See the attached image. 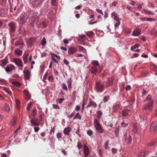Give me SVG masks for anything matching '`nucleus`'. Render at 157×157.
<instances>
[{
    "mask_svg": "<svg viewBox=\"0 0 157 157\" xmlns=\"http://www.w3.org/2000/svg\"><path fill=\"white\" fill-rule=\"evenodd\" d=\"M96 86L99 92L101 93L104 90L105 86L103 82L97 81L96 82Z\"/></svg>",
    "mask_w": 157,
    "mask_h": 157,
    "instance_id": "4",
    "label": "nucleus"
},
{
    "mask_svg": "<svg viewBox=\"0 0 157 157\" xmlns=\"http://www.w3.org/2000/svg\"><path fill=\"white\" fill-rule=\"evenodd\" d=\"M139 45L138 44H136L133 46H132L131 47V51H133L136 48H137L139 47Z\"/></svg>",
    "mask_w": 157,
    "mask_h": 157,
    "instance_id": "35",
    "label": "nucleus"
},
{
    "mask_svg": "<svg viewBox=\"0 0 157 157\" xmlns=\"http://www.w3.org/2000/svg\"><path fill=\"white\" fill-rule=\"evenodd\" d=\"M139 56V54L137 53H136L135 54H133L132 55V56L130 57L132 58H133L134 57H137Z\"/></svg>",
    "mask_w": 157,
    "mask_h": 157,
    "instance_id": "64",
    "label": "nucleus"
},
{
    "mask_svg": "<svg viewBox=\"0 0 157 157\" xmlns=\"http://www.w3.org/2000/svg\"><path fill=\"white\" fill-rule=\"evenodd\" d=\"M77 49L76 48L74 47H71L69 48L68 50V53L69 54H72L76 52Z\"/></svg>",
    "mask_w": 157,
    "mask_h": 157,
    "instance_id": "16",
    "label": "nucleus"
},
{
    "mask_svg": "<svg viewBox=\"0 0 157 157\" xmlns=\"http://www.w3.org/2000/svg\"><path fill=\"white\" fill-rule=\"evenodd\" d=\"M2 64L3 65H5L8 63V60L6 59H5L1 60Z\"/></svg>",
    "mask_w": 157,
    "mask_h": 157,
    "instance_id": "37",
    "label": "nucleus"
},
{
    "mask_svg": "<svg viewBox=\"0 0 157 157\" xmlns=\"http://www.w3.org/2000/svg\"><path fill=\"white\" fill-rule=\"evenodd\" d=\"M90 71L91 73L94 75H96L98 72V68L97 67L92 66L90 69Z\"/></svg>",
    "mask_w": 157,
    "mask_h": 157,
    "instance_id": "11",
    "label": "nucleus"
},
{
    "mask_svg": "<svg viewBox=\"0 0 157 157\" xmlns=\"http://www.w3.org/2000/svg\"><path fill=\"white\" fill-rule=\"evenodd\" d=\"M21 24H23L25 21L26 19L25 18V13H23L20 17L18 18Z\"/></svg>",
    "mask_w": 157,
    "mask_h": 157,
    "instance_id": "13",
    "label": "nucleus"
},
{
    "mask_svg": "<svg viewBox=\"0 0 157 157\" xmlns=\"http://www.w3.org/2000/svg\"><path fill=\"white\" fill-rule=\"evenodd\" d=\"M62 136L61 133L60 132H58L57 134L56 135V137L58 139H59Z\"/></svg>",
    "mask_w": 157,
    "mask_h": 157,
    "instance_id": "57",
    "label": "nucleus"
},
{
    "mask_svg": "<svg viewBox=\"0 0 157 157\" xmlns=\"http://www.w3.org/2000/svg\"><path fill=\"white\" fill-rule=\"evenodd\" d=\"M13 61L18 66H22L23 64L22 60L20 59L14 58Z\"/></svg>",
    "mask_w": 157,
    "mask_h": 157,
    "instance_id": "9",
    "label": "nucleus"
},
{
    "mask_svg": "<svg viewBox=\"0 0 157 157\" xmlns=\"http://www.w3.org/2000/svg\"><path fill=\"white\" fill-rule=\"evenodd\" d=\"M4 109L7 112H9L10 110V107L9 105L7 104H5L4 106Z\"/></svg>",
    "mask_w": 157,
    "mask_h": 157,
    "instance_id": "36",
    "label": "nucleus"
},
{
    "mask_svg": "<svg viewBox=\"0 0 157 157\" xmlns=\"http://www.w3.org/2000/svg\"><path fill=\"white\" fill-rule=\"evenodd\" d=\"M79 50L80 51H81L82 52H83L84 50L86 51V50L84 49V48L82 46H79Z\"/></svg>",
    "mask_w": 157,
    "mask_h": 157,
    "instance_id": "55",
    "label": "nucleus"
},
{
    "mask_svg": "<svg viewBox=\"0 0 157 157\" xmlns=\"http://www.w3.org/2000/svg\"><path fill=\"white\" fill-rule=\"evenodd\" d=\"M12 84L13 85L17 87H20L21 85V83L17 81H14L13 82Z\"/></svg>",
    "mask_w": 157,
    "mask_h": 157,
    "instance_id": "32",
    "label": "nucleus"
},
{
    "mask_svg": "<svg viewBox=\"0 0 157 157\" xmlns=\"http://www.w3.org/2000/svg\"><path fill=\"white\" fill-rule=\"evenodd\" d=\"M6 0H0V3L2 5H4L6 4Z\"/></svg>",
    "mask_w": 157,
    "mask_h": 157,
    "instance_id": "48",
    "label": "nucleus"
},
{
    "mask_svg": "<svg viewBox=\"0 0 157 157\" xmlns=\"http://www.w3.org/2000/svg\"><path fill=\"white\" fill-rule=\"evenodd\" d=\"M78 118L80 120L81 119V116L79 113H77L75 114L73 118V119H75Z\"/></svg>",
    "mask_w": 157,
    "mask_h": 157,
    "instance_id": "29",
    "label": "nucleus"
},
{
    "mask_svg": "<svg viewBox=\"0 0 157 157\" xmlns=\"http://www.w3.org/2000/svg\"><path fill=\"white\" fill-rule=\"evenodd\" d=\"M30 122L34 126H39L40 124V123L38 121V119L37 118H33L31 120Z\"/></svg>",
    "mask_w": 157,
    "mask_h": 157,
    "instance_id": "10",
    "label": "nucleus"
},
{
    "mask_svg": "<svg viewBox=\"0 0 157 157\" xmlns=\"http://www.w3.org/2000/svg\"><path fill=\"white\" fill-rule=\"evenodd\" d=\"M62 89L63 90L66 91H67V86L65 83H63L62 84Z\"/></svg>",
    "mask_w": 157,
    "mask_h": 157,
    "instance_id": "43",
    "label": "nucleus"
},
{
    "mask_svg": "<svg viewBox=\"0 0 157 157\" xmlns=\"http://www.w3.org/2000/svg\"><path fill=\"white\" fill-rule=\"evenodd\" d=\"M97 113L98 115L97 117L98 118H100L102 114V112L100 111H98Z\"/></svg>",
    "mask_w": 157,
    "mask_h": 157,
    "instance_id": "42",
    "label": "nucleus"
},
{
    "mask_svg": "<svg viewBox=\"0 0 157 157\" xmlns=\"http://www.w3.org/2000/svg\"><path fill=\"white\" fill-rule=\"evenodd\" d=\"M41 44L42 45H45L46 44V38L44 37L43 38L42 40V41H41Z\"/></svg>",
    "mask_w": 157,
    "mask_h": 157,
    "instance_id": "39",
    "label": "nucleus"
},
{
    "mask_svg": "<svg viewBox=\"0 0 157 157\" xmlns=\"http://www.w3.org/2000/svg\"><path fill=\"white\" fill-rule=\"evenodd\" d=\"M86 34L89 37H91L93 36L94 33L93 31H89L87 32L86 33Z\"/></svg>",
    "mask_w": 157,
    "mask_h": 157,
    "instance_id": "34",
    "label": "nucleus"
},
{
    "mask_svg": "<svg viewBox=\"0 0 157 157\" xmlns=\"http://www.w3.org/2000/svg\"><path fill=\"white\" fill-rule=\"evenodd\" d=\"M3 89L6 93H8L10 95H11L12 94V93L10 91V89L6 87H3Z\"/></svg>",
    "mask_w": 157,
    "mask_h": 157,
    "instance_id": "27",
    "label": "nucleus"
},
{
    "mask_svg": "<svg viewBox=\"0 0 157 157\" xmlns=\"http://www.w3.org/2000/svg\"><path fill=\"white\" fill-rule=\"evenodd\" d=\"M8 26L10 33H14L16 30V23L13 22H11L8 24Z\"/></svg>",
    "mask_w": 157,
    "mask_h": 157,
    "instance_id": "5",
    "label": "nucleus"
},
{
    "mask_svg": "<svg viewBox=\"0 0 157 157\" xmlns=\"http://www.w3.org/2000/svg\"><path fill=\"white\" fill-rule=\"evenodd\" d=\"M15 53L19 56H21V55L22 53V51L20 50L19 49L17 48L16 49L15 51Z\"/></svg>",
    "mask_w": 157,
    "mask_h": 157,
    "instance_id": "31",
    "label": "nucleus"
},
{
    "mask_svg": "<svg viewBox=\"0 0 157 157\" xmlns=\"http://www.w3.org/2000/svg\"><path fill=\"white\" fill-rule=\"evenodd\" d=\"M119 128H118L116 129L115 131V134L116 137H118L119 136Z\"/></svg>",
    "mask_w": 157,
    "mask_h": 157,
    "instance_id": "38",
    "label": "nucleus"
},
{
    "mask_svg": "<svg viewBox=\"0 0 157 157\" xmlns=\"http://www.w3.org/2000/svg\"><path fill=\"white\" fill-rule=\"evenodd\" d=\"M55 127H53L52 128L50 132V134H52V133H53V134L55 132Z\"/></svg>",
    "mask_w": 157,
    "mask_h": 157,
    "instance_id": "62",
    "label": "nucleus"
},
{
    "mask_svg": "<svg viewBox=\"0 0 157 157\" xmlns=\"http://www.w3.org/2000/svg\"><path fill=\"white\" fill-rule=\"evenodd\" d=\"M92 64H93V66H95V67H98L99 68V64L98 61L94 60L92 62Z\"/></svg>",
    "mask_w": 157,
    "mask_h": 157,
    "instance_id": "25",
    "label": "nucleus"
},
{
    "mask_svg": "<svg viewBox=\"0 0 157 157\" xmlns=\"http://www.w3.org/2000/svg\"><path fill=\"white\" fill-rule=\"evenodd\" d=\"M28 56V55L27 54H24L22 56L23 59L25 64H26L27 62V58Z\"/></svg>",
    "mask_w": 157,
    "mask_h": 157,
    "instance_id": "26",
    "label": "nucleus"
},
{
    "mask_svg": "<svg viewBox=\"0 0 157 157\" xmlns=\"http://www.w3.org/2000/svg\"><path fill=\"white\" fill-rule=\"evenodd\" d=\"M77 147L79 150L82 147V143L80 141H78V143Z\"/></svg>",
    "mask_w": 157,
    "mask_h": 157,
    "instance_id": "33",
    "label": "nucleus"
},
{
    "mask_svg": "<svg viewBox=\"0 0 157 157\" xmlns=\"http://www.w3.org/2000/svg\"><path fill=\"white\" fill-rule=\"evenodd\" d=\"M116 21L117 22L115 24V28H117V27L118 26L120 25V22L119 21V20L118 21Z\"/></svg>",
    "mask_w": 157,
    "mask_h": 157,
    "instance_id": "56",
    "label": "nucleus"
},
{
    "mask_svg": "<svg viewBox=\"0 0 157 157\" xmlns=\"http://www.w3.org/2000/svg\"><path fill=\"white\" fill-rule=\"evenodd\" d=\"M109 143V140L106 141L105 143V148L106 149H107L109 148L108 144Z\"/></svg>",
    "mask_w": 157,
    "mask_h": 157,
    "instance_id": "46",
    "label": "nucleus"
},
{
    "mask_svg": "<svg viewBox=\"0 0 157 157\" xmlns=\"http://www.w3.org/2000/svg\"><path fill=\"white\" fill-rule=\"evenodd\" d=\"M155 19L154 18H146V21H154Z\"/></svg>",
    "mask_w": 157,
    "mask_h": 157,
    "instance_id": "50",
    "label": "nucleus"
},
{
    "mask_svg": "<svg viewBox=\"0 0 157 157\" xmlns=\"http://www.w3.org/2000/svg\"><path fill=\"white\" fill-rule=\"evenodd\" d=\"M112 151L113 153L115 154L117 153V149L112 148Z\"/></svg>",
    "mask_w": 157,
    "mask_h": 157,
    "instance_id": "58",
    "label": "nucleus"
},
{
    "mask_svg": "<svg viewBox=\"0 0 157 157\" xmlns=\"http://www.w3.org/2000/svg\"><path fill=\"white\" fill-rule=\"evenodd\" d=\"M140 38L144 41H145L146 40L145 37L144 36H142Z\"/></svg>",
    "mask_w": 157,
    "mask_h": 157,
    "instance_id": "59",
    "label": "nucleus"
},
{
    "mask_svg": "<svg viewBox=\"0 0 157 157\" xmlns=\"http://www.w3.org/2000/svg\"><path fill=\"white\" fill-rule=\"evenodd\" d=\"M52 5L53 6H56L57 5L56 0H52Z\"/></svg>",
    "mask_w": 157,
    "mask_h": 157,
    "instance_id": "47",
    "label": "nucleus"
},
{
    "mask_svg": "<svg viewBox=\"0 0 157 157\" xmlns=\"http://www.w3.org/2000/svg\"><path fill=\"white\" fill-rule=\"evenodd\" d=\"M32 105V102H30L27 105V110L28 111H29L30 110V108H31V105Z\"/></svg>",
    "mask_w": 157,
    "mask_h": 157,
    "instance_id": "44",
    "label": "nucleus"
},
{
    "mask_svg": "<svg viewBox=\"0 0 157 157\" xmlns=\"http://www.w3.org/2000/svg\"><path fill=\"white\" fill-rule=\"evenodd\" d=\"M72 82V80L71 78H68L67 83L68 88L69 89H71V88Z\"/></svg>",
    "mask_w": 157,
    "mask_h": 157,
    "instance_id": "22",
    "label": "nucleus"
},
{
    "mask_svg": "<svg viewBox=\"0 0 157 157\" xmlns=\"http://www.w3.org/2000/svg\"><path fill=\"white\" fill-rule=\"evenodd\" d=\"M40 24L42 28H45L47 26V23L45 21L40 22Z\"/></svg>",
    "mask_w": 157,
    "mask_h": 157,
    "instance_id": "28",
    "label": "nucleus"
},
{
    "mask_svg": "<svg viewBox=\"0 0 157 157\" xmlns=\"http://www.w3.org/2000/svg\"><path fill=\"white\" fill-rule=\"evenodd\" d=\"M104 83H105L106 85V87L107 88L109 86H111L113 83V80L111 78H107V81L104 82Z\"/></svg>",
    "mask_w": 157,
    "mask_h": 157,
    "instance_id": "8",
    "label": "nucleus"
},
{
    "mask_svg": "<svg viewBox=\"0 0 157 157\" xmlns=\"http://www.w3.org/2000/svg\"><path fill=\"white\" fill-rule=\"evenodd\" d=\"M151 101H152L153 103V101L151 98V94H149L147 95L145 99L143 101V102H144L146 101L147 102H151Z\"/></svg>",
    "mask_w": 157,
    "mask_h": 157,
    "instance_id": "20",
    "label": "nucleus"
},
{
    "mask_svg": "<svg viewBox=\"0 0 157 157\" xmlns=\"http://www.w3.org/2000/svg\"><path fill=\"white\" fill-rule=\"evenodd\" d=\"M85 100H84V99H83V101H82V108H81V109L82 110V112H83L84 110V108L85 107Z\"/></svg>",
    "mask_w": 157,
    "mask_h": 157,
    "instance_id": "51",
    "label": "nucleus"
},
{
    "mask_svg": "<svg viewBox=\"0 0 157 157\" xmlns=\"http://www.w3.org/2000/svg\"><path fill=\"white\" fill-rule=\"evenodd\" d=\"M94 126L96 130L99 133H103V130L101 124L97 119H94Z\"/></svg>",
    "mask_w": 157,
    "mask_h": 157,
    "instance_id": "2",
    "label": "nucleus"
},
{
    "mask_svg": "<svg viewBox=\"0 0 157 157\" xmlns=\"http://www.w3.org/2000/svg\"><path fill=\"white\" fill-rule=\"evenodd\" d=\"M71 130V128L70 127H68L64 128L63 130V133L65 135H68L69 134V132Z\"/></svg>",
    "mask_w": 157,
    "mask_h": 157,
    "instance_id": "21",
    "label": "nucleus"
},
{
    "mask_svg": "<svg viewBox=\"0 0 157 157\" xmlns=\"http://www.w3.org/2000/svg\"><path fill=\"white\" fill-rule=\"evenodd\" d=\"M111 17L114 20L116 21H118L119 20V18L117 16V14L115 12H113L111 14Z\"/></svg>",
    "mask_w": 157,
    "mask_h": 157,
    "instance_id": "19",
    "label": "nucleus"
},
{
    "mask_svg": "<svg viewBox=\"0 0 157 157\" xmlns=\"http://www.w3.org/2000/svg\"><path fill=\"white\" fill-rule=\"evenodd\" d=\"M151 67L153 69V71L157 72V66L154 65H151Z\"/></svg>",
    "mask_w": 157,
    "mask_h": 157,
    "instance_id": "45",
    "label": "nucleus"
},
{
    "mask_svg": "<svg viewBox=\"0 0 157 157\" xmlns=\"http://www.w3.org/2000/svg\"><path fill=\"white\" fill-rule=\"evenodd\" d=\"M97 105L95 102L91 100L87 105L86 108L88 109L89 107L92 106L95 108L97 106Z\"/></svg>",
    "mask_w": 157,
    "mask_h": 157,
    "instance_id": "14",
    "label": "nucleus"
},
{
    "mask_svg": "<svg viewBox=\"0 0 157 157\" xmlns=\"http://www.w3.org/2000/svg\"><path fill=\"white\" fill-rule=\"evenodd\" d=\"M24 76L26 79L28 80L30 78V73L29 71L25 70L24 71Z\"/></svg>",
    "mask_w": 157,
    "mask_h": 157,
    "instance_id": "18",
    "label": "nucleus"
},
{
    "mask_svg": "<svg viewBox=\"0 0 157 157\" xmlns=\"http://www.w3.org/2000/svg\"><path fill=\"white\" fill-rule=\"evenodd\" d=\"M24 93L25 96V98L26 100H29L30 99L31 95L29 91L27 90H25L24 91Z\"/></svg>",
    "mask_w": 157,
    "mask_h": 157,
    "instance_id": "15",
    "label": "nucleus"
},
{
    "mask_svg": "<svg viewBox=\"0 0 157 157\" xmlns=\"http://www.w3.org/2000/svg\"><path fill=\"white\" fill-rule=\"evenodd\" d=\"M153 103L152 101H151V102H147L144 104L143 108V112L148 114L153 109Z\"/></svg>",
    "mask_w": 157,
    "mask_h": 157,
    "instance_id": "1",
    "label": "nucleus"
},
{
    "mask_svg": "<svg viewBox=\"0 0 157 157\" xmlns=\"http://www.w3.org/2000/svg\"><path fill=\"white\" fill-rule=\"evenodd\" d=\"M150 132L152 134L157 133V121H154L152 123L150 127Z\"/></svg>",
    "mask_w": 157,
    "mask_h": 157,
    "instance_id": "3",
    "label": "nucleus"
},
{
    "mask_svg": "<svg viewBox=\"0 0 157 157\" xmlns=\"http://www.w3.org/2000/svg\"><path fill=\"white\" fill-rule=\"evenodd\" d=\"M141 32V30L140 29L135 28L132 33V35L134 36H138L140 34Z\"/></svg>",
    "mask_w": 157,
    "mask_h": 157,
    "instance_id": "12",
    "label": "nucleus"
},
{
    "mask_svg": "<svg viewBox=\"0 0 157 157\" xmlns=\"http://www.w3.org/2000/svg\"><path fill=\"white\" fill-rule=\"evenodd\" d=\"M83 150L84 154H89V149L86 144L84 145Z\"/></svg>",
    "mask_w": 157,
    "mask_h": 157,
    "instance_id": "24",
    "label": "nucleus"
},
{
    "mask_svg": "<svg viewBox=\"0 0 157 157\" xmlns=\"http://www.w3.org/2000/svg\"><path fill=\"white\" fill-rule=\"evenodd\" d=\"M5 13L4 10L3 8L0 7V15L1 16H2V15L4 14Z\"/></svg>",
    "mask_w": 157,
    "mask_h": 157,
    "instance_id": "41",
    "label": "nucleus"
},
{
    "mask_svg": "<svg viewBox=\"0 0 157 157\" xmlns=\"http://www.w3.org/2000/svg\"><path fill=\"white\" fill-rule=\"evenodd\" d=\"M17 118L16 116L13 117V119L12 121V124L13 126L15 125L17 123Z\"/></svg>",
    "mask_w": 157,
    "mask_h": 157,
    "instance_id": "30",
    "label": "nucleus"
},
{
    "mask_svg": "<svg viewBox=\"0 0 157 157\" xmlns=\"http://www.w3.org/2000/svg\"><path fill=\"white\" fill-rule=\"evenodd\" d=\"M138 128L137 125L136 124H133L132 130L135 133H137Z\"/></svg>",
    "mask_w": 157,
    "mask_h": 157,
    "instance_id": "23",
    "label": "nucleus"
},
{
    "mask_svg": "<svg viewBox=\"0 0 157 157\" xmlns=\"http://www.w3.org/2000/svg\"><path fill=\"white\" fill-rule=\"evenodd\" d=\"M86 36L85 35H82L79 36V38L82 41H84L85 40Z\"/></svg>",
    "mask_w": 157,
    "mask_h": 157,
    "instance_id": "40",
    "label": "nucleus"
},
{
    "mask_svg": "<svg viewBox=\"0 0 157 157\" xmlns=\"http://www.w3.org/2000/svg\"><path fill=\"white\" fill-rule=\"evenodd\" d=\"M87 134L89 136H91L93 134V132L91 130H89L87 132Z\"/></svg>",
    "mask_w": 157,
    "mask_h": 157,
    "instance_id": "52",
    "label": "nucleus"
},
{
    "mask_svg": "<svg viewBox=\"0 0 157 157\" xmlns=\"http://www.w3.org/2000/svg\"><path fill=\"white\" fill-rule=\"evenodd\" d=\"M15 45L16 46H17L19 45H20L21 46H20L21 48H22L23 46H24V43L23 42L22 40L21 39H19L18 40H16L15 42Z\"/></svg>",
    "mask_w": 157,
    "mask_h": 157,
    "instance_id": "17",
    "label": "nucleus"
},
{
    "mask_svg": "<svg viewBox=\"0 0 157 157\" xmlns=\"http://www.w3.org/2000/svg\"><path fill=\"white\" fill-rule=\"evenodd\" d=\"M80 107L79 105H76L75 109V110L76 111H78L80 110Z\"/></svg>",
    "mask_w": 157,
    "mask_h": 157,
    "instance_id": "63",
    "label": "nucleus"
},
{
    "mask_svg": "<svg viewBox=\"0 0 157 157\" xmlns=\"http://www.w3.org/2000/svg\"><path fill=\"white\" fill-rule=\"evenodd\" d=\"M109 99V96H105L104 97L103 101L104 102H105L108 101Z\"/></svg>",
    "mask_w": 157,
    "mask_h": 157,
    "instance_id": "49",
    "label": "nucleus"
},
{
    "mask_svg": "<svg viewBox=\"0 0 157 157\" xmlns=\"http://www.w3.org/2000/svg\"><path fill=\"white\" fill-rule=\"evenodd\" d=\"M48 74V72L47 71L45 74L44 75V77H43V80H46L47 79V76Z\"/></svg>",
    "mask_w": 157,
    "mask_h": 157,
    "instance_id": "61",
    "label": "nucleus"
},
{
    "mask_svg": "<svg viewBox=\"0 0 157 157\" xmlns=\"http://www.w3.org/2000/svg\"><path fill=\"white\" fill-rule=\"evenodd\" d=\"M42 0H30V3L33 7H36L41 4Z\"/></svg>",
    "mask_w": 157,
    "mask_h": 157,
    "instance_id": "6",
    "label": "nucleus"
},
{
    "mask_svg": "<svg viewBox=\"0 0 157 157\" xmlns=\"http://www.w3.org/2000/svg\"><path fill=\"white\" fill-rule=\"evenodd\" d=\"M122 114L123 116H127L128 113L125 111L123 110L122 112Z\"/></svg>",
    "mask_w": 157,
    "mask_h": 157,
    "instance_id": "60",
    "label": "nucleus"
},
{
    "mask_svg": "<svg viewBox=\"0 0 157 157\" xmlns=\"http://www.w3.org/2000/svg\"><path fill=\"white\" fill-rule=\"evenodd\" d=\"M27 43L29 47L32 46L36 42V38L31 37L27 40Z\"/></svg>",
    "mask_w": 157,
    "mask_h": 157,
    "instance_id": "7",
    "label": "nucleus"
},
{
    "mask_svg": "<svg viewBox=\"0 0 157 157\" xmlns=\"http://www.w3.org/2000/svg\"><path fill=\"white\" fill-rule=\"evenodd\" d=\"M12 69L9 67H7L6 68V71L7 72H9L11 71Z\"/></svg>",
    "mask_w": 157,
    "mask_h": 157,
    "instance_id": "54",
    "label": "nucleus"
},
{
    "mask_svg": "<svg viewBox=\"0 0 157 157\" xmlns=\"http://www.w3.org/2000/svg\"><path fill=\"white\" fill-rule=\"evenodd\" d=\"M53 108L54 109H60L59 106L57 104H53Z\"/></svg>",
    "mask_w": 157,
    "mask_h": 157,
    "instance_id": "53",
    "label": "nucleus"
}]
</instances>
